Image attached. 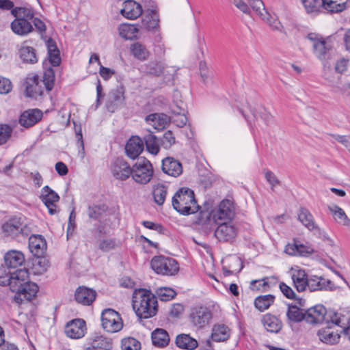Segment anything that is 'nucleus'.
I'll return each mask as SVG.
<instances>
[{
	"label": "nucleus",
	"mask_w": 350,
	"mask_h": 350,
	"mask_svg": "<svg viewBox=\"0 0 350 350\" xmlns=\"http://www.w3.org/2000/svg\"><path fill=\"white\" fill-rule=\"evenodd\" d=\"M46 46L49 62L44 61L43 63L44 72L42 79L37 75L27 78L25 94L28 97L36 98L42 94L44 88L51 91L54 86L55 72L52 68L48 67V64H50L53 66H57L61 62L59 51L55 41L51 38L46 40Z\"/></svg>",
	"instance_id": "obj_1"
},
{
	"label": "nucleus",
	"mask_w": 350,
	"mask_h": 350,
	"mask_svg": "<svg viewBox=\"0 0 350 350\" xmlns=\"http://www.w3.org/2000/svg\"><path fill=\"white\" fill-rule=\"evenodd\" d=\"M308 39L312 42L313 53L321 61L327 59V54L331 49L329 38H323L322 36L310 33L308 35Z\"/></svg>",
	"instance_id": "obj_11"
},
{
	"label": "nucleus",
	"mask_w": 350,
	"mask_h": 350,
	"mask_svg": "<svg viewBox=\"0 0 350 350\" xmlns=\"http://www.w3.org/2000/svg\"><path fill=\"white\" fill-rule=\"evenodd\" d=\"M142 12L143 9L141 4L134 0H124L120 8V14L129 20L137 18Z\"/></svg>",
	"instance_id": "obj_14"
},
{
	"label": "nucleus",
	"mask_w": 350,
	"mask_h": 350,
	"mask_svg": "<svg viewBox=\"0 0 350 350\" xmlns=\"http://www.w3.org/2000/svg\"><path fill=\"white\" fill-rule=\"evenodd\" d=\"M115 74L116 71L113 69L105 67L103 65L99 67V75L105 81L109 80Z\"/></svg>",
	"instance_id": "obj_60"
},
{
	"label": "nucleus",
	"mask_w": 350,
	"mask_h": 350,
	"mask_svg": "<svg viewBox=\"0 0 350 350\" xmlns=\"http://www.w3.org/2000/svg\"><path fill=\"white\" fill-rule=\"evenodd\" d=\"M144 150V143L141 138L137 136H133L127 142L125 150L127 156L135 159L137 158Z\"/></svg>",
	"instance_id": "obj_29"
},
{
	"label": "nucleus",
	"mask_w": 350,
	"mask_h": 350,
	"mask_svg": "<svg viewBox=\"0 0 350 350\" xmlns=\"http://www.w3.org/2000/svg\"><path fill=\"white\" fill-rule=\"evenodd\" d=\"M172 204L173 208L182 215L193 214L199 208L193 191L187 187H182L174 193Z\"/></svg>",
	"instance_id": "obj_3"
},
{
	"label": "nucleus",
	"mask_w": 350,
	"mask_h": 350,
	"mask_svg": "<svg viewBox=\"0 0 350 350\" xmlns=\"http://www.w3.org/2000/svg\"><path fill=\"white\" fill-rule=\"evenodd\" d=\"M86 332V325L82 319H75L67 323V337L72 339L83 338Z\"/></svg>",
	"instance_id": "obj_17"
},
{
	"label": "nucleus",
	"mask_w": 350,
	"mask_h": 350,
	"mask_svg": "<svg viewBox=\"0 0 350 350\" xmlns=\"http://www.w3.org/2000/svg\"><path fill=\"white\" fill-rule=\"evenodd\" d=\"M176 345L181 349L193 350L198 347L197 340L191 338L189 334H182L177 336L176 339Z\"/></svg>",
	"instance_id": "obj_38"
},
{
	"label": "nucleus",
	"mask_w": 350,
	"mask_h": 350,
	"mask_svg": "<svg viewBox=\"0 0 350 350\" xmlns=\"http://www.w3.org/2000/svg\"><path fill=\"white\" fill-rule=\"evenodd\" d=\"M167 193V188L163 184H157L154 185L152 195L154 202L158 205L163 204Z\"/></svg>",
	"instance_id": "obj_46"
},
{
	"label": "nucleus",
	"mask_w": 350,
	"mask_h": 350,
	"mask_svg": "<svg viewBox=\"0 0 350 350\" xmlns=\"http://www.w3.org/2000/svg\"><path fill=\"white\" fill-rule=\"evenodd\" d=\"M141 69L144 73L150 75L159 76L163 72V66L160 62H150L144 64Z\"/></svg>",
	"instance_id": "obj_45"
},
{
	"label": "nucleus",
	"mask_w": 350,
	"mask_h": 350,
	"mask_svg": "<svg viewBox=\"0 0 350 350\" xmlns=\"http://www.w3.org/2000/svg\"><path fill=\"white\" fill-rule=\"evenodd\" d=\"M21 290V291L16 293L14 297V299L17 303H22L24 301L32 299L38 291V286L36 283L28 281Z\"/></svg>",
	"instance_id": "obj_23"
},
{
	"label": "nucleus",
	"mask_w": 350,
	"mask_h": 350,
	"mask_svg": "<svg viewBox=\"0 0 350 350\" xmlns=\"http://www.w3.org/2000/svg\"><path fill=\"white\" fill-rule=\"evenodd\" d=\"M75 218L76 215L72 211L69 216L68 225L67 227V239L70 234H72L75 229Z\"/></svg>",
	"instance_id": "obj_64"
},
{
	"label": "nucleus",
	"mask_w": 350,
	"mask_h": 350,
	"mask_svg": "<svg viewBox=\"0 0 350 350\" xmlns=\"http://www.w3.org/2000/svg\"><path fill=\"white\" fill-rule=\"evenodd\" d=\"M11 12L16 18L11 23V29L15 34L27 36L32 31L33 27L29 21L33 18V13L31 9L16 8Z\"/></svg>",
	"instance_id": "obj_5"
},
{
	"label": "nucleus",
	"mask_w": 350,
	"mask_h": 350,
	"mask_svg": "<svg viewBox=\"0 0 350 350\" xmlns=\"http://www.w3.org/2000/svg\"><path fill=\"white\" fill-rule=\"evenodd\" d=\"M50 267L49 260L42 256L37 257L33 261L32 269L34 274L41 275L45 273Z\"/></svg>",
	"instance_id": "obj_47"
},
{
	"label": "nucleus",
	"mask_w": 350,
	"mask_h": 350,
	"mask_svg": "<svg viewBox=\"0 0 350 350\" xmlns=\"http://www.w3.org/2000/svg\"><path fill=\"white\" fill-rule=\"evenodd\" d=\"M297 219L309 230L318 229L312 215L308 209L301 208L297 214Z\"/></svg>",
	"instance_id": "obj_36"
},
{
	"label": "nucleus",
	"mask_w": 350,
	"mask_h": 350,
	"mask_svg": "<svg viewBox=\"0 0 350 350\" xmlns=\"http://www.w3.org/2000/svg\"><path fill=\"white\" fill-rule=\"evenodd\" d=\"M150 266L156 273L163 275H174L179 270L178 265L174 259L164 256L153 257Z\"/></svg>",
	"instance_id": "obj_8"
},
{
	"label": "nucleus",
	"mask_w": 350,
	"mask_h": 350,
	"mask_svg": "<svg viewBox=\"0 0 350 350\" xmlns=\"http://www.w3.org/2000/svg\"><path fill=\"white\" fill-rule=\"evenodd\" d=\"M342 331L334 330L332 327L327 326L319 330L317 335L319 339L327 345H335L338 342Z\"/></svg>",
	"instance_id": "obj_27"
},
{
	"label": "nucleus",
	"mask_w": 350,
	"mask_h": 350,
	"mask_svg": "<svg viewBox=\"0 0 350 350\" xmlns=\"http://www.w3.org/2000/svg\"><path fill=\"white\" fill-rule=\"evenodd\" d=\"M159 16L156 10H151L142 19V25L148 31L156 30L159 27Z\"/></svg>",
	"instance_id": "obj_40"
},
{
	"label": "nucleus",
	"mask_w": 350,
	"mask_h": 350,
	"mask_svg": "<svg viewBox=\"0 0 350 350\" xmlns=\"http://www.w3.org/2000/svg\"><path fill=\"white\" fill-rule=\"evenodd\" d=\"M288 273L294 287L298 292H304L307 289L308 276L304 269L295 266L291 267Z\"/></svg>",
	"instance_id": "obj_15"
},
{
	"label": "nucleus",
	"mask_w": 350,
	"mask_h": 350,
	"mask_svg": "<svg viewBox=\"0 0 350 350\" xmlns=\"http://www.w3.org/2000/svg\"><path fill=\"white\" fill-rule=\"evenodd\" d=\"M287 317L291 321L299 322L305 320V312L304 313L296 306H290L287 311Z\"/></svg>",
	"instance_id": "obj_52"
},
{
	"label": "nucleus",
	"mask_w": 350,
	"mask_h": 350,
	"mask_svg": "<svg viewBox=\"0 0 350 350\" xmlns=\"http://www.w3.org/2000/svg\"><path fill=\"white\" fill-rule=\"evenodd\" d=\"M274 297L271 295L260 296L254 301L256 308L260 311L267 310L273 302Z\"/></svg>",
	"instance_id": "obj_51"
},
{
	"label": "nucleus",
	"mask_w": 350,
	"mask_h": 350,
	"mask_svg": "<svg viewBox=\"0 0 350 350\" xmlns=\"http://www.w3.org/2000/svg\"><path fill=\"white\" fill-rule=\"evenodd\" d=\"M234 207L232 201L222 200L209 213V219L219 225L230 222L234 217Z\"/></svg>",
	"instance_id": "obj_7"
},
{
	"label": "nucleus",
	"mask_w": 350,
	"mask_h": 350,
	"mask_svg": "<svg viewBox=\"0 0 350 350\" xmlns=\"http://www.w3.org/2000/svg\"><path fill=\"white\" fill-rule=\"evenodd\" d=\"M96 293L94 290L85 286L78 287L75 293L77 302L84 306H90L95 300Z\"/></svg>",
	"instance_id": "obj_24"
},
{
	"label": "nucleus",
	"mask_w": 350,
	"mask_h": 350,
	"mask_svg": "<svg viewBox=\"0 0 350 350\" xmlns=\"http://www.w3.org/2000/svg\"><path fill=\"white\" fill-rule=\"evenodd\" d=\"M262 323L267 332L273 333H278L282 327L281 321L271 314H266L262 317Z\"/></svg>",
	"instance_id": "obj_34"
},
{
	"label": "nucleus",
	"mask_w": 350,
	"mask_h": 350,
	"mask_svg": "<svg viewBox=\"0 0 350 350\" xmlns=\"http://www.w3.org/2000/svg\"><path fill=\"white\" fill-rule=\"evenodd\" d=\"M328 209L332 214L336 221L344 226H350V219L347 217L345 211L339 206L332 204L328 206Z\"/></svg>",
	"instance_id": "obj_42"
},
{
	"label": "nucleus",
	"mask_w": 350,
	"mask_h": 350,
	"mask_svg": "<svg viewBox=\"0 0 350 350\" xmlns=\"http://www.w3.org/2000/svg\"><path fill=\"white\" fill-rule=\"evenodd\" d=\"M157 294L161 301H168L173 299L176 293L169 287H160L157 290Z\"/></svg>",
	"instance_id": "obj_55"
},
{
	"label": "nucleus",
	"mask_w": 350,
	"mask_h": 350,
	"mask_svg": "<svg viewBox=\"0 0 350 350\" xmlns=\"http://www.w3.org/2000/svg\"><path fill=\"white\" fill-rule=\"evenodd\" d=\"M302 3L308 13H316L323 8V0H302Z\"/></svg>",
	"instance_id": "obj_53"
},
{
	"label": "nucleus",
	"mask_w": 350,
	"mask_h": 350,
	"mask_svg": "<svg viewBox=\"0 0 350 350\" xmlns=\"http://www.w3.org/2000/svg\"><path fill=\"white\" fill-rule=\"evenodd\" d=\"M144 141L147 150L152 154H157L159 152V145L156 136L149 133L144 137Z\"/></svg>",
	"instance_id": "obj_49"
},
{
	"label": "nucleus",
	"mask_w": 350,
	"mask_h": 350,
	"mask_svg": "<svg viewBox=\"0 0 350 350\" xmlns=\"http://www.w3.org/2000/svg\"><path fill=\"white\" fill-rule=\"evenodd\" d=\"M131 53L135 58L141 61L147 59L150 55L148 49L139 42L131 44Z\"/></svg>",
	"instance_id": "obj_44"
},
{
	"label": "nucleus",
	"mask_w": 350,
	"mask_h": 350,
	"mask_svg": "<svg viewBox=\"0 0 350 350\" xmlns=\"http://www.w3.org/2000/svg\"><path fill=\"white\" fill-rule=\"evenodd\" d=\"M33 224L23 217H13L1 226L4 237L16 239L20 237H27L33 231Z\"/></svg>",
	"instance_id": "obj_4"
},
{
	"label": "nucleus",
	"mask_w": 350,
	"mask_h": 350,
	"mask_svg": "<svg viewBox=\"0 0 350 350\" xmlns=\"http://www.w3.org/2000/svg\"><path fill=\"white\" fill-rule=\"evenodd\" d=\"M12 132V128L7 124L0 125V146L5 144L10 137Z\"/></svg>",
	"instance_id": "obj_57"
},
{
	"label": "nucleus",
	"mask_w": 350,
	"mask_h": 350,
	"mask_svg": "<svg viewBox=\"0 0 350 350\" xmlns=\"http://www.w3.org/2000/svg\"><path fill=\"white\" fill-rule=\"evenodd\" d=\"M121 347L122 350H139L140 342L134 338H126L122 340Z\"/></svg>",
	"instance_id": "obj_54"
},
{
	"label": "nucleus",
	"mask_w": 350,
	"mask_h": 350,
	"mask_svg": "<svg viewBox=\"0 0 350 350\" xmlns=\"http://www.w3.org/2000/svg\"><path fill=\"white\" fill-rule=\"evenodd\" d=\"M74 129L75 133V138L77 140V144L82 151L84 150V144L83 141L82 130L81 124H78L75 121L73 120Z\"/></svg>",
	"instance_id": "obj_58"
},
{
	"label": "nucleus",
	"mask_w": 350,
	"mask_h": 350,
	"mask_svg": "<svg viewBox=\"0 0 350 350\" xmlns=\"http://www.w3.org/2000/svg\"><path fill=\"white\" fill-rule=\"evenodd\" d=\"M229 261L230 262L229 268L224 267L222 269L224 275L226 276L239 272L242 269L241 260L238 257L232 256L229 258Z\"/></svg>",
	"instance_id": "obj_50"
},
{
	"label": "nucleus",
	"mask_w": 350,
	"mask_h": 350,
	"mask_svg": "<svg viewBox=\"0 0 350 350\" xmlns=\"http://www.w3.org/2000/svg\"><path fill=\"white\" fill-rule=\"evenodd\" d=\"M124 90L122 87L117 88L109 93L106 107L109 111L113 113L124 103Z\"/></svg>",
	"instance_id": "obj_22"
},
{
	"label": "nucleus",
	"mask_w": 350,
	"mask_h": 350,
	"mask_svg": "<svg viewBox=\"0 0 350 350\" xmlns=\"http://www.w3.org/2000/svg\"><path fill=\"white\" fill-rule=\"evenodd\" d=\"M348 0H323V9L332 13H338L346 9Z\"/></svg>",
	"instance_id": "obj_41"
},
{
	"label": "nucleus",
	"mask_w": 350,
	"mask_h": 350,
	"mask_svg": "<svg viewBox=\"0 0 350 350\" xmlns=\"http://www.w3.org/2000/svg\"><path fill=\"white\" fill-rule=\"evenodd\" d=\"M211 317L210 310L205 307L195 308L191 313V319L193 324L199 328L207 325Z\"/></svg>",
	"instance_id": "obj_18"
},
{
	"label": "nucleus",
	"mask_w": 350,
	"mask_h": 350,
	"mask_svg": "<svg viewBox=\"0 0 350 350\" xmlns=\"http://www.w3.org/2000/svg\"><path fill=\"white\" fill-rule=\"evenodd\" d=\"M349 64V59L341 58L338 59L335 64V70L338 73H343L346 71Z\"/></svg>",
	"instance_id": "obj_62"
},
{
	"label": "nucleus",
	"mask_w": 350,
	"mask_h": 350,
	"mask_svg": "<svg viewBox=\"0 0 350 350\" xmlns=\"http://www.w3.org/2000/svg\"><path fill=\"white\" fill-rule=\"evenodd\" d=\"M40 199L48 208L51 215L57 213L56 203L59 200L58 195L48 186H45L42 189Z\"/></svg>",
	"instance_id": "obj_16"
},
{
	"label": "nucleus",
	"mask_w": 350,
	"mask_h": 350,
	"mask_svg": "<svg viewBox=\"0 0 350 350\" xmlns=\"http://www.w3.org/2000/svg\"><path fill=\"white\" fill-rule=\"evenodd\" d=\"M46 241L40 234H32L29 238V248L36 257L42 256L46 250Z\"/></svg>",
	"instance_id": "obj_20"
},
{
	"label": "nucleus",
	"mask_w": 350,
	"mask_h": 350,
	"mask_svg": "<svg viewBox=\"0 0 350 350\" xmlns=\"http://www.w3.org/2000/svg\"><path fill=\"white\" fill-rule=\"evenodd\" d=\"M253 129L264 130L273 121L271 113L265 108H259L253 113V119L247 120Z\"/></svg>",
	"instance_id": "obj_12"
},
{
	"label": "nucleus",
	"mask_w": 350,
	"mask_h": 350,
	"mask_svg": "<svg viewBox=\"0 0 350 350\" xmlns=\"http://www.w3.org/2000/svg\"><path fill=\"white\" fill-rule=\"evenodd\" d=\"M132 306L137 316L140 318H150L157 311V298L150 291L144 288L134 291Z\"/></svg>",
	"instance_id": "obj_2"
},
{
	"label": "nucleus",
	"mask_w": 350,
	"mask_h": 350,
	"mask_svg": "<svg viewBox=\"0 0 350 350\" xmlns=\"http://www.w3.org/2000/svg\"><path fill=\"white\" fill-rule=\"evenodd\" d=\"M172 120L177 126L183 127L186 125L187 118L183 113H177L172 117Z\"/></svg>",
	"instance_id": "obj_63"
},
{
	"label": "nucleus",
	"mask_w": 350,
	"mask_h": 350,
	"mask_svg": "<svg viewBox=\"0 0 350 350\" xmlns=\"http://www.w3.org/2000/svg\"><path fill=\"white\" fill-rule=\"evenodd\" d=\"M25 262L24 254L18 250L8 251L4 256V262L8 269H16Z\"/></svg>",
	"instance_id": "obj_30"
},
{
	"label": "nucleus",
	"mask_w": 350,
	"mask_h": 350,
	"mask_svg": "<svg viewBox=\"0 0 350 350\" xmlns=\"http://www.w3.org/2000/svg\"><path fill=\"white\" fill-rule=\"evenodd\" d=\"M307 288L310 291L332 289V282L323 277L312 275L308 278Z\"/></svg>",
	"instance_id": "obj_31"
},
{
	"label": "nucleus",
	"mask_w": 350,
	"mask_h": 350,
	"mask_svg": "<svg viewBox=\"0 0 350 350\" xmlns=\"http://www.w3.org/2000/svg\"><path fill=\"white\" fill-rule=\"evenodd\" d=\"M163 172L171 176L177 177L183 172L182 164L172 157H166L162 161Z\"/></svg>",
	"instance_id": "obj_28"
},
{
	"label": "nucleus",
	"mask_w": 350,
	"mask_h": 350,
	"mask_svg": "<svg viewBox=\"0 0 350 350\" xmlns=\"http://www.w3.org/2000/svg\"><path fill=\"white\" fill-rule=\"evenodd\" d=\"M330 321L332 323L342 328L344 335L350 340V314L348 315H342L338 313H334L330 316Z\"/></svg>",
	"instance_id": "obj_33"
},
{
	"label": "nucleus",
	"mask_w": 350,
	"mask_h": 350,
	"mask_svg": "<svg viewBox=\"0 0 350 350\" xmlns=\"http://www.w3.org/2000/svg\"><path fill=\"white\" fill-rule=\"evenodd\" d=\"M176 143V139L171 131H167L164 133L161 139V146L165 148H170L173 144Z\"/></svg>",
	"instance_id": "obj_56"
},
{
	"label": "nucleus",
	"mask_w": 350,
	"mask_h": 350,
	"mask_svg": "<svg viewBox=\"0 0 350 350\" xmlns=\"http://www.w3.org/2000/svg\"><path fill=\"white\" fill-rule=\"evenodd\" d=\"M19 55L21 59L26 63L34 64L38 61L35 50L31 46H26L25 44L21 46L19 49Z\"/></svg>",
	"instance_id": "obj_43"
},
{
	"label": "nucleus",
	"mask_w": 350,
	"mask_h": 350,
	"mask_svg": "<svg viewBox=\"0 0 350 350\" xmlns=\"http://www.w3.org/2000/svg\"><path fill=\"white\" fill-rule=\"evenodd\" d=\"M101 326L108 333H116L123 328L120 314L113 309L106 308L100 314Z\"/></svg>",
	"instance_id": "obj_9"
},
{
	"label": "nucleus",
	"mask_w": 350,
	"mask_h": 350,
	"mask_svg": "<svg viewBox=\"0 0 350 350\" xmlns=\"http://www.w3.org/2000/svg\"><path fill=\"white\" fill-rule=\"evenodd\" d=\"M42 112L38 109L25 111L20 117L19 122L21 126L29 128L33 126L42 119Z\"/></svg>",
	"instance_id": "obj_26"
},
{
	"label": "nucleus",
	"mask_w": 350,
	"mask_h": 350,
	"mask_svg": "<svg viewBox=\"0 0 350 350\" xmlns=\"http://www.w3.org/2000/svg\"><path fill=\"white\" fill-rule=\"evenodd\" d=\"M131 170L133 180L140 184L148 183L152 176V165L144 158L138 159Z\"/></svg>",
	"instance_id": "obj_10"
},
{
	"label": "nucleus",
	"mask_w": 350,
	"mask_h": 350,
	"mask_svg": "<svg viewBox=\"0 0 350 350\" xmlns=\"http://www.w3.org/2000/svg\"><path fill=\"white\" fill-rule=\"evenodd\" d=\"M152 341L154 346L163 347L168 345L170 337L163 329H156L151 334Z\"/></svg>",
	"instance_id": "obj_39"
},
{
	"label": "nucleus",
	"mask_w": 350,
	"mask_h": 350,
	"mask_svg": "<svg viewBox=\"0 0 350 350\" xmlns=\"http://www.w3.org/2000/svg\"><path fill=\"white\" fill-rule=\"evenodd\" d=\"M326 313V309L323 305H316L305 312V321L310 323H321L324 320Z\"/></svg>",
	"instance_id": "obj_25"
},
{
	"label": "nucleus",
	"mask_w": 350,
	"mask_h": 350,
	"mask_svg": "<svg viewBox=\"0 0 350 350\" xmlns=\"http://www.w3.org/2000/svg\"><path fill=\"white\" fill-rule=\"evenodd\" d=\"M12 89L10 81L5 77H0V94H7Z\"/></svg>",
	"instance_id": "obj_61"
},
{
	"label": "nucleus",
	"mask_w": 350,
	"mask_h": 350,
	"mask_svg": "<svg viewBox=\"0 0 350 350\" xmlns=\"http://www.w3.org/2000/svg\"><path fill=\"white\" fill-rule=\"evenodd\" d=\"M237 234V228L231 222L220 224L215 231L216 238L223 241H232L236 237Z\"/></svg>",
	"instance_id": "obj_19"
},
{
	"label": "nucleus",
	"mask_w": 350,
	"mask_h": 350,
	"mask_svg": "<svg viewBox=\"0 0 350 350\" xmlns=\"http://www.w3.org/2000/svg\"><path fill=\"white\" fill-rule=\"evenodd\" d=\"M280 289L282 294L288 299H294L296 297V294L291 287L286 285L284 282H281L279 285Z\"/></svg>",
	"instance_id": "obj_59"
},
{
	"label": "nucleus",
	"mask_w": 350,
	"mask_h": 350,
	"mask_svg": "<svg viewBox=\"0 0 350 350\" xmlns=\"http://www.w3.org/2000/svg\"><path fill=\"white\" fill-rule=\"evenodd\" d=\"M120 36L125 40H133L137 38L139 29L135 25L123 23L118 27Z\"/></svg>",
	"instance_id": "obj_37"
},
{
	"label": "nucleus",
	"mask_w": 350,
	"mask_h": 350,
	"mask_svg": "<svg viewBox=\"0 0 350 350\" xmlns=\"http://www.w3.org/2000/svg\"><path fill=\"white\" fill-rule=\"evenodd\" d=\"M132 167L123 159L118 158L113 161L110 167L111 173L113 176L119 180H125L132 174Z\"/></svg>",
	"instance_id": "obj_13"
},
{
	"label": "nucleus",
	"mask_w": 350,
	"mask_h": 350,
	"mask_svg": "<svg viewBox=\"0 0 350 350\" xmlns=\"http://www.w3.org/2000/svg\"><path fill=\"white\" fill-rule=\"evenodd\" d=\"M111 340L103 336H95L88 339L84 350H111Z\"/></svg>",
	"instance_id": "obj_21"
},
{
	"label": "nucleus",
	"mask_w": 350,
	"mask_h": 350,
	"mask_svg": "<svg viewBox=\"0 0 350 350\" xmlns=\"http://www.w3.org/2000/svg\"><path fill=\"white\" fill-rule=\"evenodd\" d=\"M170 121V118L164 113H152L146 118L147 124L157 130L164 129Z\"/></svg>",
	"instance_id": "obj_32"
},
{
	"label": "nucleus",
	"mask_w": 350,
	"mask_h": 350,
	"mask_svg": "<svg viewBox=\"0 0 350 350\" xmlns=\"http://www.w3.org/2000/svg\"><path fill=\"white\" fill-rule=\"evenodd\" d=\"M119 242L112 238H104L99 239L97 242L98 248L103 252H108L116 248Z\"/></svg>",
	"instance_id": "obj_48"
},
{
	"label": "nucleus",
	"mask_w": 350,
	"mask_h": 350,
	"mask_svg": "<svg viewBox=\"0 0 350 350\" xmlns=\"http://www.w3.org/2000/svg\"><path fill=\"white\" fill-rule=\"evenodd\" d=\"M230 336V329L224 324L215 325L212 328L211 339L215 342L226 341Z\"/></svg>",
	"instance_id": "obj_35"
},
{
	"label": "nucleus",
	"mask_w": 350,
	"mask_h": 350,
	"mask_svg": "<svg viewBox=\"0 0 350 350\" xmlns=\"http://www.w3.org/2000/svg\"><path fill=\"white\" fill-rule=\"evenodd\" d=\"M256 14L274 31L282 32L283 27L275 15L269 13L262 0H246Z\"/></svg>",
	"instance_id": "obj_6"
}]
</instances>
